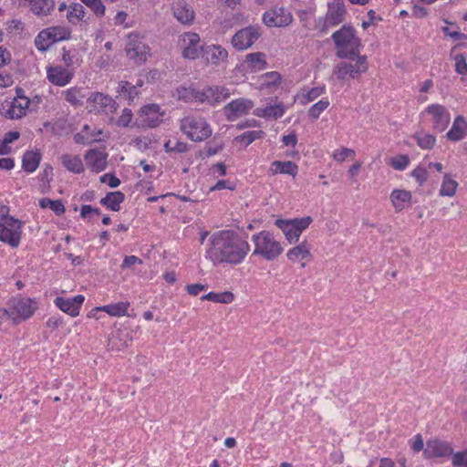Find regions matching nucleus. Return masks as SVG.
Instances as JSON below:
<instances>
[{"instance_id": "nucleus-61", "label": "nucleus", "mask_w": 467, "mask_h": 467, "mask_svg": "<svg viewBox=\"0 0 467 467\" xmlns=\"http://www.w3.org/2000/svg\"><path fill=\"white\" fill-rule=\"evenodd\" d=\"M136 264L141 265L142 260L136 255H126L123 259V262H122L120 267L122 269H126V268L131 267L132 265H134Z\"/></svg>"}, {"instance_id": "nucleus-33", "label": "nucleus", "mask_w": 467, "mask_h": 467, "mask_svg": "<svg viewBox=\"0 0 467 467\" xmlns=\"http://www.w3.org/2000/svg\"><path fill=\"white\" fill-rule=\"evenodd\" d=\"M118 96L125 99L131 104L136 97L139 95V90L136 86L129 81H120L117 87Z\"/></svg>"}, {"instance_id": "nucleus-31", "label": "nucleus", "mask_w": 467, "mask_h": 467, "mask_svg": "<svg viewBox=\"0 0 467 467\" xmlns=\"http://www.w3.org/2000/svg\"><path fill=\"white\" fill-rule=\"evenodd\" d=\"M411 200V193L406 190H394L390 193V201L396 210V212H400L406 206V204L410 203Z\"/></svg>"}, {"instance_id": "nucleus-57", "label": "nucleus", "mask_w": 467, "mask_h": 467, "mask_svg": "<svg viewBox=\"0 0 467 467\" xmlns=\"http://www.w3.org/2000/svg\"><path fill=\"white\" fill-rule=\"evenodd\" d=\"M410 163V158L407 155H399L393 158L390 165L397 171H403Z\"/></svg>"}, {"instance_id": "nucleus-43", "label": "nucleus", "mask_w": 467, "mask_h": 467, "mask_svg": "<svg viewBox=\"0 0 467 467\" xmlns=\"http://www.w3.org/2000/svg\"><path fill=\"white\" fill-rule=\"evenodd\" d=\"M39 206L43 209H51L57 216L64 214L66 211L61 200L53 201L49 198H42L39 200Z\"/></svg>"}, {"instance_id": "nucleus-36", "label": "nucleus", "mask_w": 467, "mask_h": 467, "mask_svg": "<svg viewBox=\"0 0 467 467\" xmlns=\"http://www.w3.org/2000/svg\"><path fill=\"white\" fill-rule=\"evenodd\" d=\"M285 114V109L283 104L271 105L267 106L264 109H256L254 110V115L262 118H272L277 119L281 118Z\"/></svg>"}, {"instance_id": "nucleus-4", "label": "nucleus", "mask_w": 467, "mask_h": 467, "mask_svg": "<svg viewBox=\"0 0 467 467\" xmlns=\"http://www.w3.org/2000/svg\"><path fill=\"white\" fill-rule=\"evenodd\" d=\"M181 130L193 141H202L212 135L210 125L202 117H185L181 121Z\"/></svg>"}, {"instance_id": "nucleus-25", "label": "nucleus", "mask_w": 467, "mask_h": 467, "mask_svg": "<svg viewBox=\"0 0 467 467\" xmlns=\"http://www.w3.org/2000/svg\"><path fill=\"white\" fill-rule=\"evenodd\" d=\"M467 128V122L463 116H457L452 123L451 128L447 132L446 137L451 141H459L465 136V130Z\"/></svg>"}, {"instance_id": "nucleus-6", "label": "nucleus", "mask_w": 467, "mask_h": 467, "mask_svg": "<svg viewBox=\"0 0 467 467\" xmlns=\"http://www.w3.org/2000/svg\"><path fill=\"white\" fill-rule=\"evenodd\" d=\"M204 45L201 43L199 34L192 31L182 33L178 40V46L182 50V57L188 60L197 59L202 54Z\"/></svg>"}, {"instance_id": "nucleus-2", "label": "nucleus", "mask_w": 467, "mask_h": 467, "mask_svg": "<svg viewBox=\"0 0 467 467\" xmlns=\"http://www.w3.org/2000/svg\"><path fill=\"white\" fill-rule=\"evenodd\" d=\"M336 47V56L341 59L355 60L356 57H361V40L356 35L355 28L349 25H344L339 30L331 36Z\"/></svg>"}, {"instance_id": "nucleus-5", "label": "nucleus", "mask_w": 467, "mask_h": 467, "mask_svg": "<svg viewBox=\"0 0 467 467\" xmlns=\"http://www.w3.org/2000/svg\"><path fill=\"white\" fill-rule=\"evenodd\" d=\"M368 68L367 56L356 57L355 60L341 61L333 68V75L341 81L357 78Z\"/></svg>"}, {"instance_id": "nucleus-24", "label": "nucleus", "mask_w": 467, "mask_h": 467, "mask_svg": "<svg viewBox=\"0 0 467 467\" xmlns=\"http://www.w3.org/2000/svg\"><path fill=\"white\" fill-rule=\"evenodd\" d=\"M131 343V337L129 332L125 330H116L111 333L108 346L113 350H121L130 346Z\"/></svg>"}, {"instance_id": "nucleus-56", "label": "nucleus", "mask_w": 467, "mask_h": 467, "mask_svg": "<svg viewBox=\"0 0 467 467\" xmlns=\"http://www.w3.org/2000/svg\"><path fill=\"white\" fill-rule=\"evenodd\" d=\"M355 155H356V153L352 149L341 148L340 150H336L333 153V158L335 161L342 162L346 159H348V158L353 159L355 157Z\"/></svg>"}, {"instance_id": "nucleus-13", "label": "nucleus", "mask_w": 467, "mask_h": 467, "mask_svg": "<svg viewBox=\"0 0 467 467\" xmlns=\"http://www.w3.org/2000/svg\"><path fill=\"white\" fill-rule=\"evenodd\" d=\"M425 111L432 116V127L436 131H444L451 122V114L448 109L441 104H431Z\"/></svg>"}, {"instance_id": "nucleus-27", "label": "nucleus", "mask_w": 467, "mask_h": 467, "mask_svg": "<svg viewBox=\"0 0 467 467\" xmlns=\"http://www.w3.org/2000/svg\"><path fill=\"white\" fill-rule=\"evenodd\" d=\"M286 256L292 262H300L305 259H311L310 245L306 241L288 250Z\"/></svg>"}, {"instance_id": "nucleus-60", "label": "nucleus", "mask_w": 467, "mask_h": 467, "mask_svg": "<svg viewBox=\"0 0 467 467\" xmlns=\"http://www.w3.org/2000/svg\"><path fill=\"white\" fill-rule=\"evenodd\" d=\"M411 176L416 179L420 184H422L427 181L428 174L425 168L418 166L411 171Z\"/></svg>"}, {"instance_id": "nucleus-20", "label": "nucleus", "mask_w": 467, "mask_h": 467, "mask_svg": "<svg viewBox=\"0 0 467 467\" xmlns=\"http://www.w3.org/2000/svg\"><path fill=\"white\" fill-rule=\"evenodd\" d=\"M174 17L183 25H191L194 20V11L185 0H177L172 5Z\"/></svg>"}, {"instance_id": "nucleus-44", "label": "nucleus", "mask_w": 467, "mask_h": 467, "mask_svg": "<svg viewBox=\"0 0 467 467\" xmlns=\"http://www.w3.org/2000/svg\"><path fill=\"white\" fill-rule=\"evenodd\" d=\"M265 133L262 130H249L235 137L234 140L244 144L245 147L253 143L255 140L264 138Z\"/></svg>"}, {"instance_id": "nucleus-14", "label": "nucleus", "mask_w": 467, "mask_h": 467, "mask_svg": "<svg viewBox=\"0 0 467 467\" xmlns=\"http://www.w3.org/2000/svg\"><path fill=\"white\" fill-rule=\"evenodd\" d=\"M202 57L207 64L218 67L227 61L228 52L220 45H204L202 47Z\"/></svg>"}, {"instance_id": "nucleus-55", "label": "nucleus", "mask_w": 467, "mask_h": 467, "mask_svg": "<svg viewBox=\"0 0 467 467\" xmlns=\"http://www.w3.org/2000/svg\"><path fill=\"white\" fill-rule=\"evenodd\" d=\"M101 213L100 210L99 208L92 207L88 204H83L80 208V216L83 219L91 221L93 218V215L99 216Z\"/></svg>"}, {"instance_id": "nucleus-3", "label": "nucleus", "mask_w": 467, "mask_h": 467, "mask_svg": "<svg viewBox=\"0 0 467 467\" xmlns=\"http://www.w3.org/2000/svg\"><path fill=\"white\" fill-rule=\"evenodd\" d=\"M252 240L254 244V254H259L267 261L275 260L283 252L279 242L267 231L254 234Z\"/></svg>"}, {"instance_id": "nucleus-15", "label": "nucleus", "mask_w": 467, "mask_h": 467, "mask_svg": "<svg viewBox=\"0 0 467 467\" xmlns=\"http://www.w3.org/2000/svg\"><path fill=\"white\" fill-rule=\"evenodd\" d=\"M13 313L23 320L29 318L36 310L37 303L36 300L25 297H14L10 300Z\"/></svg>"}, {"instance_id": "nucleus-21", "label": "nucleus", "mask_w": 467, "mask_h": 467, "mask_svg": "<svg viewBox=\"0 0 467 467\" xmlns=\"http://www.w3.org/2000/svg\"><path fill=\"white\" fill-rule=\"evenodd\" d=\"M47 75L49 82L59 87L66 86L73 78V73L60 66L48 67Z\"/></svg>"}, {"instance_id": "nucleus-49", "label": "nucleus", "mask_w": 467, "mask_h": 467, "mask_svg": "<svg viewBox=\"0 0 467 467\" xmlns=\"http://www.w3.org/2000/svg\"><path fill=\"white\" fill-rule=\"evenodd\" d=\"M36 47L39 51H46L52 45V41L49 39L48 35L45 30H42L35 39Z\"/></svg>"}, {"instance_id": "nucleus-50", "label": "nucleus", "mask_w": 467, "mask_h": 467, "mask_svg": "<svg viewBox=\"0 0 467 467\" xmlns=\"http://www.w3.org/2000/svg\"><path fill=\"white\" fill-rule=\"evenodd\" d=\"M329 106V101L327 99H323L317 103H315L310 109H309V116L312 117L314 119H318L320 114L327 109Z\"/></svg>"}, {"instance_id": "nucleus-53", "label": "nucleus", "mask_w": 467, "mask_h": 467, "mask_svg": "<svg viewBox=\"0 0 467 467\" xmlns=\"http://www.w3.org/2000/svg\"><path fill=\"white\" fill-rule=\"evenodd\" d=\"M53 176V168L50 165H47L43 171L40 173L39 178L42 182L41 184V192H45L46 189L49 188V183L52 180Z\"/></svg>"}, {"instance_id": "nucleus-28", "label": "nucleus", "mask_w": 467, "mask_h": 467, "mask_svg": "<svg viewBox=\"0 0 467 467\" xmlns=\"http://www.w3.org/2000/svg\"><path fill=\"white\" fill-rule=\"evenodd\" d=\"M42 155L37 150H26L22 158V168L25 171L32 173L39 166Z\"/></svg>"}, {"instance_id": "nucleus-7", "label": "nucleus", "mask_w": 467, "mask_h": 467, "mask_svg": "<svg viewBox=\"0 0 467 467\" xmlns=\"http://www.w3.org/2000/svg\"><path fill=\"white\" fill-rule=\"evenodd\" d=\"M118 108V102L102 92H92L87 98V109L93 114L114 113Z\"/></svg>"}, {"instance_id": "nucleus-18", "label": "nucleus", "mask_w": 467, "mask_h": 467, "mask_svg": "<svg viewBox=\"0 0 467 467\" xmlns=\"http://www.w3.org/2000/svg\"><path fill=\"white\" fill-rule=\"evenodd\" d=\"M452 452L453 449L451 443L437 439L428 441L423 451L425 458L428 459L450 456Z\"/></svg>"}, {"instance_id": "nucleus-37", "label": "nucleus", "mask_w": 467, "mask_h": 467, "mask_svg": "<svg viewBox=\"0 0 467 467\" xmlns=\"http://www.w3.org/2000/svg\"><path fill=\"white\" fill-rule=\"evenodd\" d=\"M207 92L209 94V104L211 105L220 103L230 96L228 88L220 86L207 87Z\"/></svg>"}, {"instance_id": "nucleus-59", "label": "nucleus", "mask_w": 467, "mask_h": 467, "mask_svg": "<svg viewBox=\"0 0 467 467\" xmlns=\"http://www.w3.org/2000/svg\"><path fill=\"white\" fill-rule=\"evenodd\" d=\"M132 111L131 109H128V108H125L123 110H122V114L119 117L118 120H117V125L119 127H128L130 125V123L131 122V119H132Z\"/></svg>"}, {"instance_id": "nucleus-45", "label": "nucleus", "mask_w": 467, "mask_h": 467, "mask_svg": "<svg viewBox=\"0 0 467 467\" xmlns=\"http://www.w3.org/2000/svg\"><path fill=\"white\" fill-rule=\"evenodd\" d=\"M413 138L416 140L417 144L423 150L432 149L436 142V138L431 134L416 132Z\"/></svg>"}, {"instance_id": "nucleus-35", "label": "nucleus", "mask_w": 467, "mask_h": 467, "mask_svg": "<svg viewBox=\"0 0 467 467\" xmlns=\"http://www.w3.org/2000/svg\"><path fill=\"white\" fill-rule=\"evenodd\" d=\"M180 98L182 99H192L198 102H208L209 103V94L207 92V88L202 90H197L192 88H182L178 90Z\"/></svg>"}, {"instance_id": "nucleus-46", "label": "nucleus", "mask_w": 467, "mask_h": 467, "mask_svg": "<svg viewBox=\"0 0 467 467\" xmlns=\"http://www.w3.org/2000/svg\"><path fill=\"white\" fill-rule=\"evenodd\" d=\"M457 186V182L451 179L448 174H445L441 187L440 189V194L442 196L451 197L455 194Z\"/></svg>"}, {"instance_id": "nucleus-47", "label": "nucleus", "mask_w": 467, "mask_h": 467, "mask_svg": "<svg viewBox=\"0 0 467 467\" xmlns=\"http://www.w3.org/2000/svg\"><path fill=\"white\" fill-rule=\"evenodd\" d=\"M90 130V127L88 124L84 125L81 132L75 134V136H74L75 142L77 144L86 145V144H91L96 141H100V140L91 139L89 137V135L88 134V130Z\"/></svg>"}, {"instance_id": "nucleus-34", "label": "nucleus", "mask_w": 467, "mask_h": 467, "mask_svg": "<svg viewBox=\"0 0 467 467\" xmlns=\"http://www.w3.org/2000/svg\"><path fill=\"white\" fill-rule=\"evenodd\" d=\"M275 225L282 230L285 238L290 244L296 243L298 241L300 237V234L296 230L294 224L288 220L277 219L275 221Z\"/></svg>"}, {"instance_id": "nucleus-30", "label": "nucleus", "mask_w": 467, "mask_h": 467, "mask_svg": "<svg viewBox=\"0 0 467 467\" xmlns=\"http://www.w3.org/2000/svg\"><path fill=\"white\" fill-rule=\"evenodd\" d=\"M64 98L67 102L74 107H80L83 105L84 99H87L85 95V88L73 87L63 91Z\"/></svg>"}, {"instance_id": "nucleus-22", "label": "nucleus", "mask_w": 467, "mask_h": 467, "mask_svg": "<svg viewBox=\"0 0 467 467\" xmlns=\"http://www.w3.org/2000/svg\"><path fill=\"white\" fill-rule=\"evenodd\" d=\"M87 164L95 172H100L107 168L108 154L104 151L91 149L85 154Z\"/></svg>"}, {"instance_id": "nucleus-17", "label": "nucleus", "mask_w": 467, "mask_h": 467, "mask_svg": "<svg viewBox=\"0 0 467 467\" xmlns=\"http://www.w3.org/2000/svg\"><path fill=\"white\" fill-rule=\"evenodd\" d=\"M143 124L149 128H156L162 122L163 112L158 104H148L140 110Z\"/></svg>"}, {"instance_id": "nucleus-41", "label": "nucleus", "mask_w": 467, "mask_h": 467, "mask_svg": "<svg viewBox=\"0 0 467 467\" xmlns=\"http://www.w3.org/2000/svg\"><path fill=\"white\" fill-rule=\"evenodd\" d=\"M85 8L79 3H73L68 6L67 19L70 24L77 25L85 16Z\"/></svg>"}, {"instance_id": "nucleus-19", "label": "nucleus", "mask_w": 467, "mask_h": 467, "mask_svg": "<svg viewBox=\"0 0 467 467\" xmlns=\"http://www.w3.org/2000/svg\"><path fill=\"white\" fill-rule=\"evenodd\" d=\"M346 7L343 0H334L328 4V10L326 15V25L336 26L344 20Z\"/></svg>"}, {"instance_id": "nucleus-52", "label": "nucleus", "mask_w": 467, "mask_h": 467, "mask_svg": "<svg viewBox=\"0 0 467 467\" xmlns=\"http://www.w3.org/2000/svg\"><path fill=\"white\" fill-rule=\"evenodd\" d=\"M129 306H130L129 302H119L117 304H112L109 306V316H112V317L125 316L128 312Z\"/></svg>"}, {"instance_id": "nucleus-63", "label": "nucleus", "mask_w": 467, "mask_h": 467, "mask_svg": "<svg viewBox=\"0 0 467 467\" xmlns=\"http://www.w3.org/2000/svg\"><path fill=\"white\" fill-rule=\"evenodd\" d=\"M467 460V451H459L452 455V464L454 466H464Z\"/></svg>"}, {"instance_id": "nucleus-23", "label": "nucleus", "mask_w": 467, "mask_h": 467, "mask_svg": "<svg viewBox=\"0 0 467 467\" xmlns=\"http://www.w3.org/2000/svg\"><path fill=\"white\" fill-rule=\"evenodd\" d=\"M30 100L26 97H18L14 99L5 116L10 119H20L26 114Z\"/></svg>"}, {"instance_id": "nucleus-32", "label": "nucleus", "mask_w": 467, "mask_h": 467, "mask_svg": "<svg viewBox=\"0 0 467 467\" xmlns=\"http://www.w3.org/2000/svg\"><path fill=\"white\" fill-rule=\"evenodd\" d=\"M61 161L63 166L73 173L79 174L84 171V164L78 155L63 154Z\"/></svg>"}, {"instance_id": "nucleus-29", "label": "nucleus", "mask_w": 467, "mask_h": 467, "mask_svg": "<svg viewBox=\"0 0 467 467\" xmlns=\"http://www.w3.org/2000/svg\"><path fill=\"white\" fill-rule=\"evenodd\" d=\"M124 200V193L118 191L107 193L105 197L100 199L99 202L101 205L106 206L113 212H119L120 210V203H122Z\"/></svg>"}, {"instance_id": "nucleus-1", "label": "nucleus", "mask_w": 467, "mask_h": 467, "mask_svg": "<svg viewBox=\"0 0 467 467\" xmlns=\"http://www.w3.org/2000/svg\"><path fill=\"white\" fill-rule=\"evenodd\" d=\"M249 251L250 244L239 234L233 230H222L211 235L207 257L214 265L225 263L236 265L244 260Z\"/></svg>"}, {"instance_id": "nucleus-39", "label": "nucleus", "mask_w": 467, "mask_h": 467, "mask_svg": "<svg viewBox=\"0 0 467 467\" xmlns=\"http://www.w3.org/2000/svg\"><path fill=\"white\" fill-rule=\"evenodd\" d=\"M54 7V0H33L30 5L31 11L36 16H47Z\"/></svg>"}, {"instance_id": "nucleus-42", "label": "nucleus", "mask_w": 467, "mask_h": 467, "mask_svg": "<svg viewBox=\"0 0 467 467\" xmlns=\"http://www.w3.org/2000/svg\"><path fill=\"white\" fill-rule=\"evenodd\" d=\"M234 296L232 292L225 291L222 293L209 292L201 297V300H208L215 303L230 304L233 302Z\"/></svg>"}, {"instance_id": "nucleus-38", "label": "nucleus", "mask_w": 467, "mask_h": 467, "mask_svg": "<svg viewBox=\"0 0 467 467\" xmlns=\"http://www.w3.org/2000/svg\"><path fill=\"white\" fill-rule=\"evenodd\" d=\"M265 57V54L261 52L250 53L246 55L245 62L249 65L252 71H261L267 66Z\"/></svg>"}, {"instance_id": "nucleus-54", "label": "nucleus", "mask_w": 467, "mask_h": 467, "mask_svg": "<svg viewBox=\"0 0 467 467\" xmlns=\"http://www.w3.org/2000/svg\"><path fill=\"white\" fill-rule=\"evenodd\" d=\"M288 221L294 224V227L296 228V230L298 231L299 234H301L303 231H305L306 228H308V226L313 222V219L311 216H305V217H301V218L291 219Z\"/></svg>"}, {"instance_id": "nucleus-9", "label": "nucleus", "mask_w": 467, "mask_h": 467, "mask_svg": "<svg viewBox=\"0 0 467 467\" xmlns=\"http://www.w3.org/2000/svg\"><path fill=\"white\" fill-rule=\"evenodd\" d=\"M125 50L130 59L137 64L144 63L150 56L149 46L146 45L136 33H130L128 36V43Z\"/></svg>"}, {"instance_id": "nucleus-8", "label": "nucleus", "mask_w": 467, "mask_h": 467, "mask_svg": "<svg viewBox=\"0 0 467 467\" xmlns=\"http://www.w3.org/2000/svg\"><path fill=\"white\" fill-rule=\"evenodd\" d=\"M22 222L11 216L0 219V240L12 247H17L21 239Z\"/></svg>"}, {"instance_id": "nucleus-48", "label": "nucleus", "mask_w": 467, "mask_h": 467, "mask_svg": "<svg viewBox=\"0 0 467 467\" xmlns=\"http://www.w3.org/2000/svg\"><path fill=\"white\" fill-rule=\"evenodd\" d=\"M84 5L89 7L98 16L102 17L105 15V5L101 0H80Z\"/></svg>"}, {"instance_id": "nucleus-58", "label": "nucleus", "mask_w": 467, "mask_h": 467, "mask_svg": "<svg viewBox=\"0 0 467 467\" xmlns=\"http://www.w3.org/2000/svg\"><path fill=\"white\" fill-rule=\"evenodd\" d=\"M455 60V71L460 75L467 74V62L466 57L463 54H457L454 57Z\"/></svg>"}, {"instance_id": "nucleus-40", "label": "nucleus", "mask_w": 467, "mask_h": 467, "mask_svg": "<svg viewBox=\"0 0 467 467\" xmlns=\"http://www.w3.org/2000/svg\"><path fill=\"white\" fill-rule=\"evenodd\" d=\"M45 31L48 35L52 44L57 41L69 39L71 36L70 29L66 26H51L45 29Z\"/></svg>"}, {"instance_id": "nucleus-51", "label": "nucleus", "mask_w": 467, "mask_h": 467, "mask_svg": "<svg viewBox=\"0 0 467 467\" xmlns=\"http://www.w3.org/2000/svg\"><path fill=\"white\" fill-rule=\"evenodd\" d=\"M164 150L166 152L183 153L188 150V144L179 140L174 143H172L171 140H168L164 143Z\"/></svg>"}, {"instance_id": "nucleus-64", "label": "nucleus", "mask_w": 467, "mask_h": 467, "mask_svg": "<svg viewBox=\"0 0 467 467\" xmlns=\"http://www.w3.org/2000/svg\"><path fill=\"white\" fill-rule=\"evenodd\" d=\"M326 88L325 87H316L311 88L306 95V98L308 101H313L316 99H317L319 96H321L325 92Z\"/></svg>"}, {"instance_id": "nucleus-11", "label": "nucleus", "mask_w": 467, "mask_h": 467, "mask_svg": "<svg viewBox=\"0 0 467 467\" xmlns=\"http://www.w3.org/2000/svg\"><path fill=\"white\" fill-rule=\"evenodd\" d=\"M293 21L292 14L284 7H275L265 12L263 22L269 27H282L290 25Z\"/></svg>"}, {"instance_id": "nucleus-12", "label": "nucleus", "mask_w": 467, "mask_h": 467, "mask_svg": "<svg viewBox=\"0 0 467 467\" xmlns=\"http://www.w3.org/2000/svg\"><path fill=\"white\" fill-rule=\"evenodd\" d=\"M253 107L254 102L252 100L241 98L225 105L223 110L228 121H234L238 118L248 114Z\"/></svg>"}, {"instance_id": "nucleus-16", "label": "nucleus", "mask_w": 467, "mask_h": 467, "mask_svg": "<svg viewBox=\"0 0 467 467\" xmlns=\"http://www.w3.org/2000/svg\"><path fill=\"white\" fill-rule=\"evenodd\" d=\"M84 300V296L78 295L72 298L57 296L54 300V303L61 311L68 314L72 317H76L79 315V310Z\"/></svg>"}, {"instance_id": "nucleus-10", "label": "nucleus", "mask_w": 467, "mask_h": 467, "mask_svg": "<svg viewBox=\"0 0 467 467\" xmlns=\"http://www.w3.org/2000/svg\"><path fill=\"white\" fill-rule=\"evenodd\" d=\"M260 26H249L237 31L233 38L232 45L237 50H245L260 37Z\"/></svg>"}, {"instance_id": "nucleus-62", "label": "nucleus", "mask_w": 467, "mask_h": 467, "mask_svg": "<svg viewBox=\"0 0 467 467\" xmlns=\"http://www.w3.org/2000/svg\"><path fill=\"white\" fill-rule=\"evenodd\" d=\"M267 78L266 86H276L281 82V76L276 71L268 72L265 74Z\"/></svg>"}, {"instance_id": "nucleus-26", "label": "nucleus", "mask_w": 467, "mask_h": 467, "mask_svg": "<svg viewBox=\"0 0 467 467\" xmlns=\"http://www.w3.org/2000/svg\"><path fill=\"white\" fill-rule=\"evenodd\" d=\"M298 171V166L291 161H275L271 163V166L269 168V172L272 175H275L277 173L282 174H288L293 177H296Z\"/></svg>"}]
</instances>
